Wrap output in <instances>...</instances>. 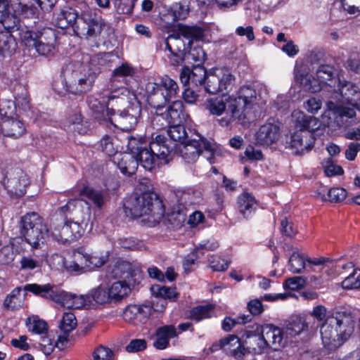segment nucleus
<instances>
[{
  "label": "nucleus",
  "mask_w": 360,
  "mask_h": 360,
  "mask_svg": "<svg viewBox=\"0 0 360 360\" xmlns=\"http://www.w3.org/2000/svg\"><path fill=\"white\" fill-rule=\"evenodd\" d=\"M297 114L295 119V127L297 130L311 131L314 134V131L318 129V127H316L318 119L311 115H307L301 111Z\"/></svg>",
  "instance_id": "79ce46f5"
},
{
  "label": "nucleus",
  "mask_w": 360,
  "mask_h": 360,
  "mask_svg": "<svg viewBox=\"0 0 360 360\" xmlns=\"http://www.w3.org/2000/svg\"><path fill=\"white\" fill-rule=\"evenodd\" d=\"M229 99L231 100V98L230 96H227V94H221V96L209 98L206 101L205 108L210 114L220 116L226 110V104Z\"/></svg>",
  "instance_id": "4c0bfd02"
},
{
  "label": "nucleus",
  "mask_w": 360,
  "mask_h": 360,
  "mask_svg": "<svg viewBox=\"0 0 360 360\" xmlns=\"http://www.w3.org/2000/svg\"><path fill=\"white\" fill-rule=\"evenodd\" d=\"M13 110L10 112V115L7 112L4 113L8 119L3 121L0 126V130L4 136H8L13 139H18L22 136L26 131L24 123L19 120L9 119L11 117Z\"/></svg>",
  "instance_id": "cd10ccee"
},
{
  "label": "nucleus",
  "mask_w": 360,
  "mask_h": 360,
  "mask_svg": "<svg viewBox=\"0 0 360 360\" xmlns=\"http://www.w3.org/2000/svg\"><path fill=\"white\" fill-rule=\"evenodd\" d=\"M324 168V173L327 176H333L342 175L344 174L343 168L338 165L334 164L331 158H328L323 165Z\"/></svg>",
  "instance_id": "338daca9"
},
{
  "label": "nucleus",
  "mask_w": 360,
  "mask_h": 360,
  "mask_svg": "<svg viewBox=\"0 0 360 360\" xmlns=\"http://www.w3.org/2000/svg\"><path fill=\"white\" fill-rule=\"evenodd\" d=\"M20 39L29 50L34 49L38 54L48 56L53 53L57 34L56 30L39 25L22 30Z\"/></svg>",
  "instance_id": "1a4fd4ad"
},
{
  "label": "nucleus",
  "mask_w": 360,
  "mask_h": 360,
  "mask_svg": "<svg viewBox=\"0 0 360 360\" xmlns=\"http://www.w3.org/2000/svg\"><path fill=\"white\" fill-rule=\"evenodd\" d=\"M86 103L96 119L104 123H108L106 118L108 111L107 98L101 95H90L87 96Z\"/></svg>",
  "instance_id": "c85d7f7f"
},
{
  "label": "nucleus",
  "mask_w": 360,
  "mask_h": 360,
  "mask_svg": "<svg viewBox=\"0 0 360 360\" xmlns=\"http://www.w3.org/2000/svg\"><path fill=\"white\" fill-rule=\"evenodd\" d=\"M237 204L240 212L248 218L256 209L257 201L252 195L244 192L238 195Z\"/></svg>",
  "instance_id": "ea45409f"
},
{
  "label": "nucleus",
  "mask_w": 360,
  "mask_h": 360,
  "mask_svg": "<svg viewBox=\"0 0 360 360\" xmlns=\"http://www.w3.org/2000/svg\"><path fill=\"white\" fill-rule=\"evenodd\" d=\"M157 136L165 138L161 145L167 146L169 150L165 158H158V161L162 160L169 162L175 155H180L186 162L190 163L195 162L203 151L213 155L215 150L212 144L198 132H194L193 135H190L189 139L179 144L171 143L165 135L158 134Z\"/></svg>",
  "instance_id": "423d86ee"
},
{
  "label": "nucleus",
  "mask_w": 360,
  "mask_h": 360,
  "mask_svg": "<svg viewBox=\"0 0 360 360\" xmlns=\"http://www.w3.org/2000/svg\"><path fill=\"white\" fill-rule=\"evenodd\" d=\"M141 103L134 95L133 102L129 103L124 110L111 117L108 123L122 131H131L136 126L138 120L141 116Z\"/></svg>",
  "instance_id": "9d476101"
},
{
  "label": "nucleus",
  "mask_w": 360,
  "mask_h": 360,
  "mask_svg": "<svg viewBox=\"0 0 360 360\" xmlns=\"http://www.w3.org/2000/svg\"><path fill=\"white\" fill-rule=\"evenodd\" d=\"M280 135V127L276 124L266 122L256 133V140L262 146H270L275 143Z\"/></svg>",
  "instance_id": "bb28decb"
},
{
  "label": "nucleus",
  "mask_w": 360,
  "mask_h": 360,
  "mask_svg": "<svg viewBox=\"0 0 360 360\" xmlns=\"http://www.w3.org/2000/svg\"><path fill=\"white\" fill-rule=\"evenodd\" d=\"M52 23L58 28L65 30L71 27L76 36L96 38L106 26L101 15L90 9L80 14L73 8L64 6L53 13Z\"/></svg>",
  "instance_id": "f03ea898"
},
{
  "label": "nucleus",
  "mask_w": 360,
  "mask_h": 360,
  "mask_svg": "<svg viewBox=\"0 0 360 360\" xmlns=\"http://www.w3.org/2000/svg\"><path fill=\"white\" fill-rule=\"evenodd\" d=\"M17 42L15 37L8 32L0 31V55H11L15 51Z\"/></svg>",
  "instance_id": "a18cd8bd"
},
{
  "label": "nucleus",
  "mask_w": 360,
  "mask_h": 360,
  "mask_svg": "<svg viewBox=\"0 0 360 360\" xmlns=\"http://www.w3.org/2000/svg\"><path fill=\"white\" fill-rule=\"evenodd\" d=\"M317 194L325 201L340 202L347 195L346 189L341 187H335L328 189L325 186H321L317 190Z\"/></svg>",
  "instance_id": "c9c22d12"
},
{
  "label": "nucleus",
  "mask_w": 360,
  "mask_h": 360,
  "mask_svg": "<svg viewBox=\"0 0 360 360\" xmlns=\"http://www.w3.org/2000/svg\"><path fill=\"white\" fill-rule=\"evenodd\" d=\"M189 4L186 0L173 3L163 15V20L169 25H174L179 20H185L189 14Z\"/></svg>",
  "instance_id": "393cba45"
},
{
  "label": "nucleus",
  "mask_w": 360,
  "mask_h": 360,
  "mask_svg": "<svg viewBox=\"0 0 360 360\" xmlns=\"http://www.w3.org/2000/svg\"><path fill=\"white\" fill-rule=\"evenodd\" d=\"M252 316L250 314H243L238 316L236 319L226 316L221 321V329L224 332H230L237 324H245L250 322Z\"/></svg>",
  "instance_id": "8fccbe9b"
},
{
  "label": "nucleus",
  "mask_w": 360,
  "mask_h": 360,
  "mask_svg": "<svg viewBox=\"0 0 360 360\" xmlns=\"http://www.w3.org/2000/svg\"><path fill=\"white\" fill-rule=\"evenodd\" d=\"M210 267L213 271H225L229 266V262L219 255H211L208 258Z\"/></svg>",
  "instance_id": "052dcab7"
},
{
  "label": "nucleus",
  "mask_w": 360,
  "mask_h": 360,
  "mask_svg": "<svg viewBox=\"0 0 360 360\" xmlns=\"http://www.w3.org/2000/svg\"><path fill=\"white\" fill-rule=\"evenodd\" d=\"M98 72L91 68L83 72V65L70 62L62 68L60 76L65 90L74 95H82L89 91L97 78Z\"/></svg>",
  "instance_id": "0eeeda50"
},
{
  "label": "nucleus",
  "mask_w": 360,
  "mask_h": 360,
  "mask_svg": "<svg viewBox=\"0 0 360 360\" xmlns=\"http://www.w3.org/2000/svg\"><path fill=\"white\" fill-rule=\"evenodd\" d=\"M89 300L91 301V308L97 304H105L112 303L111 298L108 293V288L101 285L91 290L88 293Z\"/></svg>",
  "instance_id": "c03bdc74"
},
{
  "label": "nucleus",
  "mask_w": 360,
  "mask_h": 360,
  "mask_svg": "<svg viewBox=\"0 0 360 360\" xmlns=\"http://www.w3.org/2000/svg\"><path fill=\"white\" fill-rule=\"evenodd\" d=\"M170 103L165 114L167 125L186 122L189 115L185 110L183 102L180 100H174Z\"/></svg>",
  "instance_id": "c756f323"
},
{
  "label": "nucleus",
  "mask_w": 360,
  "mask_h": 360,
  "mask_svg": "<svg viewBox=\"0 0 360 360\" xmlns=\"http://www.w3.org/2000/svg\"><path fill=\"white\" fill-rule=\"evenodd\" d=\"M77 326V319L75 315L71 312H65L63 314L60 321V328L66 334L73 330Z\"/></svg>",
  "instance_id": "13d9d810"
},
{
  "label": "nucleus",
  "mask_w": 360,
  "mask_h": 360,
  "mask_svg": "<svg viewBox=\"0 0 360 360\" xmlns=\"http://www.w3.org/2000/svg\"><path fill=\"white\" fill-rule=\"evenodd\" d=\"M53 234L58 240L71 243L80 238L84 233L82 225L73 221L64 220L53 222Z\"/></svg>",
  "instance_id": "2eb2a0df"
},
{
  "label": "nucleus",
  "mask_w": 360,
  "mask_h": 360,
  "mask_svg": "<svg viewBox=\"0 0 360 360\" xmlns=\"http://www.w3.org/2000/svg\"><path fill=\"white\" fill-rule=\"evenodd\" d=\"M198 251L194 248L191 252L187 254L183 260V268L184 272L188 274L193 271L197 266L198 260L199 257L198 255Z\"/></svg>",
  "instance_id": "bf43d9fd"
},
{
  "label": "nucleus",
  "mask_w": 360,
  "mask_h": 360,
  "mask_svg": "<svg viewBox=\"0 0 360 360\" xmlns=\"http://www.w3.org/2000/svg\"><path fill=\"white\" fill-rule=\"evenodd\" d=\"M215 305L213 304H207L204 305H198L193 307L189 311L191 319L199 322L202 320L210 319L214 312Z\"/></svg>",
  "instance_id": "37998d69"
},
{
  "label": "nucleus",
  "mask_w": 360,
  "mask_h": 360,
  "mask_svg": "<svg viewBox=\"0 0 360 360\" xmlns=\"http://www.w3.org/2000/svg\"><path fill=\"white\" fill-rule=\"evenodd\" d=\"M308 325L301 317L297 316L292 319L286 326L285 335L295 337L300 334L302 331L307 330Z\"/></svg>",
  "instance_id": "09e8293b"
},
{
  "label": "nucleus",
  "mask_w": 360,
  "mask_h": 360,
  "mask_svg": "<svg viewBox=\"0 0 360 360\" xmlns=\"http://www.w3.org/2000/svg\"><path fill=\"white\" fill-rule=\"evenodd\" d=\"M289 271L292 274H300L305 268V260L299 253L293 252L288 261Z\"/></svg>",
  "instance_id": "4d7b16f0"
},
{
  "label": "nucleus",
  "mask_w": 360,
  "mask_h": 360,
  "mask_svg": "<svg viewBox=\"0 0 360 360\" xmlns=\"http://www.w3.org/2000/svg\"><path fill=\"white\" fill-rule=\"evenodd\" d=\"M124 211L132 219L148 216V220L158 224L164 217L165 207L162 199L154 191L132 193L123 201Z\"/></svg>",
  "instance_id": "7ed1b4c3"
},
{
  "label": "nucleus",
  "mask_w": 360,
  "mask_h": 360,
  "mask_svg": "<svg viewBox=\"0 0 360 360\" xmlns=\"http://www.w3.org/2000/svg\"><path fill=\"white\" fill-rule=\"evenodd\" d=\"M4 186L12 196L22 197L30 184L28 175L20 167H12L6 172L3 181Z\"/></svg>",
  "instance_id": "ddd939ff"
},
{
  "label": "nucleus",
  "mask_w": 360,
  "mask_h": 360,
  "mask_svg": "<svg viewBox=\"0 0 360 360\" xmlns=\"http://www.w3.org/2000/svg\"><path fill=\"white\" fill-rule=\"evenodd\" d=\"M145 96L147 103L156 110L161 109L170 103L155 82L146 84Z\"/></svg>",
  "instance_id": "a878e982"
},
{
  "label": "nucleus",
  "mask_w": 360,
  "mask_h": 360,
  "mask_svg": "<svg viewBox=\"0 0 360 360\" xmlns=\"http://www.w3.org/2000/svg\"><path fill=\"white\" fill-rule=\"evenodd\" d=\"M154 310L150 302L141 304H129L123 311L124 320L134 326L145 324Z\"/></svg>",
  "instance_id": "dca6fc26"
},
{
  "label": "nucleus",
  "mask_w": 360,
  "mask_h": 360,
  "mask_svg": "<svg viewBox=\"0 0 360 360\" xmlns=\"http://www.w3.org/2000/svg\"><path fill=\"white\" fill-rule=\"evenodd\" d=\"M224 353L236 360H246L245 347L242 340V332L239 335L229 334L222 338Z\"/></svg>",
  "instance_id": "412c9836"
},
{
  "label": "nucleus",
  "mask_w": 360,
  "mask_h": 360,
  "mask_svg": "<svg viewBox=\"0 0 360 360\" xmlns=\"http://www.w3.org/2000/svg\"><path fill=\"white\" fill-rule=\"evenodd\" d=\"M94 360H112L114 352L103 345L97 347L93 352Z\"/></svg>",
  "instance_id": "69168bd1"
},
{
  "label": "nucleus",
  "mask_w": 360,
  "mask_h": 360,
  "mask_svg": "<svg viewBox=\"0 0 360 360\" xmlns=\"http://www.w3.org/2000/svg\"><path fill=\"white\" fill-rule=\"evenodd\" d=\"M177 336L176 328L172 324L158 327L151 336L153 340V345L157 349H165L169 346L170 340Z\"/></svg>",
  "instance_id": "4be33fe9"
},
{
  "label": "nucleus",
  "mask_w": 360,
  "mask_h": 360,
  "mask_svg": "<svg viewBox=\"0 0 360 360\" xmlns=\"http://www.w3.org/2000/svg\"><path fill=\"white\" fill-rule=\"evenodd\" d=\"M316 75L320 83L329 86L335 85V84H333V80L335 79V70L333 66L327 64H321L319 66Z\"/></svg>",
  "instance_id": "de8ad7c7"
},
{
  "label": "nucleus",
  "mask_w": 360,
  "mask_h": 360,
  "mask_svg": "<svg viewBox=\"0 0 360 360\" xmlns=\"http://www.w3.org/2000/svg\"><path fill=\"white\" fill-rule=\"evenodd\" d=\"M259 328L262 339L266 342V349L269 347L274 350H279L286 344L283 328L272 323L259 324Z\"/></svg>",
  "instance_id": "f3484780"
},
{
  "label": "nucleus",
  "mask_w": 360,
  "mask_h": 360,
  "mask_svg": "<svg viewBox=\"0 0 360 360\" xmlns=\"http://www.w3.org/2000/svg\"><path fill=\"white\" fill-rule=\"evenodd\" d=\"M111 274L114 278L122 279L108 287L112 303H117L127 297L131 292V287L139 285L143 278V273L139 264L122 259L117 260Z\"/></svg>",
  "instance_id": "39448f33"
},
{
  "label": "nucleus",
  "mask_w": 360,
  "mask_h": 360,
  "mask_svg": "<svg viewBox=\"0 0 360 360\" xmlns=\"http://www.w3.org/2000/svg\"><path fill=\"white\" fill-rule=\"evenodd\" d=\"M256 98V91L250 86H243L231 98L229 104V110L232 117L238 118V122L243 121L245 117V109L252 103Z\"/></svg>",
  "instance_id": "4468645a"
},
{
  "label": "nucleus",
  "mask_w": 360,
  "mask_h": 360,
  "mask_svg": "<svg viewBox=\"0 0 360 360\" xmlns=\"http://www.w3.org/2000/svg\"><path fill=\"white\" fill-rule=\"evenodd\" d=\"M27 326L28 330L33 333L43 335L49 331V325L47 322L38 317H34L32 319H27Z\"/></svg>",
  "instance_id": "3c124183"
},
{
  "label": "nucleus",
  "mask_w": 360,
  "mask_h": 360,
  "mask_svg": "<svg viewBox=\"0 0 360 360\" xmlns=\"http://www.w3.org/2000/svg\"><path fill=\"white\" fill-rule=\"evenodd\" d=\"M155 83L169 102L176 100L179 97V87L177 82L172 78L165 75L160 79L159 82Z\"/></svg>",
  "instance_id": "f704fd0d"
},
{
  "label": "nucleus",
  "mask_w": 360,
  "mask_h": 360,
  "mask_svg": "<svg viewBox=\"0 0 360 360\" xmlns=\"http://www.w3.org/2000/svg\"><path fill=\"white\" fill-rule=\"evenodd\" d=\"M328 106L329 109L333 112L334 115H335L337 118H353L356 116L355 110L350 107L344 106L342 105H336L332 101L328 102Z\"/></svg>",
  "instance_id": "603ef678"
},
{
  "label": "nucleus",
  "mask_w": 360,
  "mask_h": 360,
  "mask_svg": "<svg viewBox=\"0 0 360 360\" xmlns=\"http://www.w3.org/2000/svg\"><path fill=\"white\" fill-rule=\"evenodd\" d=\"M59 304L68 309L91 308V301L89 300L88 294L78 296L63 290Z\"/></svg>",
  "instance_id": "7c9ffc66"
},
{
  "label": "nucleus",
  "mask_w": 360,
  "mask_h": 360,
  "mask_svg": "<svg viewBox=\"0 0 360 360\" xmlns=\"http://www.w3.org/2000/svg\"><path fill=\"white\" fill-rule=\"evenodd\" d=\"M181 37L178 30L176 33L169 34L165 39V49L169 53L186 52V44Z\"/></svg>",
  "instance_id": "49530a36"
},
{
  "label": "nucleus",
  "mask_w": 360,
  "mask_h": 360,
  "mask_svg": "<svg viewBox=\"0 0 360 360\" xmlns=\"http://www.w3.org/2000/svg\"><path fill=\"white\" fill-rule=\"evenodd\" d=\"M177 29L182 37L188 41V46H192L193 41H203L206 37L207 26L205 24L187 25L179 23Z\"/></svg>",
  "instance_id": "b1692460"
},
{
  "label": "nucleus",
  "mask_w": 360,
  "mask_h": 360,
  "mask_svg": "<svg viewBox=\"0 0 360 360\" xmlns=\"http://www.w3.org/2000/svg\"><path fill=\"white\" fill-rule=\"evenodd\" d=\"M119 244L121 248L130 250H141L144 245L142 240L134 237L120 238Z\"/></svg>",
  "instance_id": "e2e57ef3"
},
{
  "label": "nucleus",
  "mask_w": 360,
  "mask_h": 360,
  "mask_svg": "<svg viewBox=\"0 0 360 360\" xmlns=\"http://www.w3.org/2000/svg\"><path fill=\"white\" fill-rule=\"evenodd\" d=\"M13 13L22 19H37L40 15L39 8L34 0H11Z\"/></svg>",
  "instance_id": "5701e85b"
},
{
  "label": "nucleus",
  "mask_w": 360,
  "mask_h": 360,
  "mask_svg": "<svg viewBox=\"0 0 360 360\" xmlns=\"http://www.w3.org/2000/svg\"><path fill=\"white\" fill-rule=\"evenodd\" d=\"M342 286L345 289H360V273H357L354 269L342 281Z\"/></svg>",
  "instance_id": "0e129e2a"
},
{
  "label": "nucleus",
  "mask_w": 360,
  "mask_h": 360,
  "mask_svg": "<svg viewBox=\"0 0 360 360\" xmlns=\"http://www.w3.org/2000/svg\"><path fill=\"white\" fill-rule=\"evenodd\" d=\"M234 82L235 77L228 69H217L208 73L203 87L210 94H228Z\"/></svg>",
  "instance_id": "9b49d317"
},
{
  "label": "nucleus",
  "mask_w": 360,
  "mask_h": 360,
  "mask_svg": "<svg viewBox=\"0 0 360 360\" xmlns=\"http://www.w3.org/2000/svg\"><path fill=\"white\" fill-rule=\"evenodd\" d=\"M190 46V49L186 55L187 59L193 60L195 63L194 65H203L207 60V54L202 47L200 46Z\"/></svg>",
  "instance_id": "5fc2aeb1"
},
{
  "label": "nucleus",
  "mask_w": 360,
  "mask_h": 360,
  "mask_svg": "<svg viewBox=\"0 0 360 360\" xmlns=\"http://www.w3.org/2000/svg\"><path fill=\"white\" fill-rule=\"evenodd\" d=\"M354 324V321L349 311L338 310L328 315L320 328L324 347L333 350L344 343L353 333Z\"/></svg>",
  "instance_id": "20e7f679"
},
{
  "label": "nucleus",
  "mask_w": 360,
  "mask_h": 360,
  "mask_svg": "<svg viewBox=\"0 0 360 360\" xmlns=\"http://www.w3.org/2000/svg\"><path fill=\"white\" fill-rule=\"evenodd\" d=\"M24 290L30 292L33 295L45 300L59 304L63 290L51 283L44 285L29 283L24 286Z\"/></svg>",
  "instance_id": "aec40b11"
},
{
  "label": "nucleus",
  "mask_w": 360,
  "mask_h": 360,
  "mask_svg": "<svg viewBox=\"0 0 360 360\" xmlns=\"http://www.w3.org/2000/svg\"><path fill=\"white\" fill-rule=\"evenodd\" d=\"M19 232L34 250L41 249L49 237V229L43 217L37 212H28L20 217Z\"/></svg>",
  "instance_id": "6e6552de"
},
{
  "label": "nucleus",
  "mask_w": 360,
  "mask_h": 360,
  "mask_svg": "<svg viewBox=\"0 0 360 360\" xmlns=\"http://www.w3.org/2000/svg\"><path fill=\"white\" fill-rule=\"evenodd\" d=\"M46 335L41 337L39 345L43 353L45 355H49L54 350V343L56 342L54 336L51 337V335L49 333H47Z\"/></svg>",
  "instance_id": "774afa93"
},
{
  "label": "nucleus",
  "mask_w": 360,
  "mask_h": 360,
  "mask_svg": "<svg viewBox=\"0 0 360 360\" xmlns=\"http://www.w3.org/2000/svg\"><path fill=\"white\" fill-rule=\"evenodd\" d=\"M314 134L311 131L296 130L290 136V148L295 149L296 155L309 153L314 146Z\"/></svg>",
  "instance_id": "a211bd4d"
},
{
  "label": "nucleus",
  "mask_w": 360,
  "mask_h": 360,
  "mask_svg": "<svg viewBox=\"0 0 360 360\" xmlns=\"http://www.w3.org/2000/svg\"><path fill=\"white\" fill-rule=\"evenodd\" d=\"M113 139L111 136L105 134L100 141V147L101 150L110 157V159L115 154L119 152L114 146Z\"/></svg>",
  "instance_id": "680f3d73"
},
{
  "label": "nucleus",
  "mask_w": 360,
  "mask_h": 360,
  "mask_svg": "<svg viewBox=\"0 0 360 360\" xmlns=\"http://www.w3.org/2000/svg\"><path fill=\"white\" fill-rule=\"evenodd\" d=\"M133 102V98L129 100L126 96L122 94V96L110 95L107 98L108 111L106 112L107 121L110 120L111 117L115 116L117 113H120L129 103Z\"/></svg>",
  "instance_id": "473e14b6"
},
{
  "label": "nucleus",
  "mask_w": 360,
  "mask_h": 360,
  "mask_svg": "<svg viewBox=\"0 0 360 360\" xmlns=\"http://www.w3.org/2000/svg\"><path fill=\"white\" fill-rule=\"evenodd\" d=\"M14 98L18 105L23 108H29L30 96L27 89L21 84H18L14 87Z\"/></svg>",
  "instance_id": "864d4df0"
},
{
  "label": "nucleus",
  "mask_w": 360,
  "mask_h": 360,
  "mask_svg": "<svg viewBox=\"0 0 360 360\" xmlns=\"http://www.w3.org/2000/svg\"><path fill=\"white\" fill-rule=\"evenodd\" d=\"M169 129L167 134L170 138V142L174 143H184V140L189 139L190 135L197 132L191 128H186L184 123L167 125Z\"/></svg>",
  "instance_id": "72a5a7b5"
},
{
  "label": "nucleus",
  "mask_w": 360,
  "mask_h": 360,
  "mask_svg": "<svg viewBox=\"0 0 360 360\" xmlns=\"http://www.w3.org/2000/svg\"><path fill=\"white\" fill-rule=\"evenodd\" d=\"M81 197H85L97 208H102L105 203L104 192L101 190H96L89 185H84L78 190Z\"/></svg>",
  "instance_id": "58836bf2"
},
{
  "label": "nucleus",
  "mask_w": 360,
  "mask_h": 360,
  "mask_svg": "<svg viewBox=\"0 0 360 360\" xmlns=\"http://www.w3.org/2000/svg\"><path fill=\"white\" fill-rule=\"evenodd\" d=\"M0 23L4 28L3 32H8L12 34L15 31H19V34L22 30L29 29L27 26H22L20 24V18L15 13L11 14L9 9L7 11V14L4 16Z\"/></svg>",
  "instance_id": "a19ab883"
},
{
  "label": "nucleus",
  "mask_w": 360,
  "mask_h": 360,
  "mask_svg": "<svg viewBox=\"0 0 360 360\" xmlns=\"http://www.w3.org/2000/svg\"><path fill=\"white\" fill-rule=\"evenodd\" d=\"M152 294L156 297L162 299L161 303V310H163L167 305L166 300L172 302H176L179 297V293L175 287L161 286L160 285H153L150 288Z\"/></svg>",
  "instance_id": "e433bc0d"
},
{
  "label": "nucleus",
  "mask_w": 360,
  "mask_h": 360,
  "mask_svg": "<svg viewBox=\"0 0 360 360\" xmlns=\"http://www.w3.org/2000/svg\"><path fill=\"white\" fill-rule=\"evenodd\" d=\"M208 72L204 65H193L191 70L184 66L180 73V80L184 86L191 84L193 86H203Z\"/></svg>",
  "instance_id": "6ab92c4d"
},
{
  "label": "nucleus",
  "mask_w": 360,
  "mask_h": 360,
  "mask_svg": "<svg viewBox=\"0 0 360 360\" xmlns=\"http://www.w3.org/2000/svg\"><path fill=\"white\" fill-rule=\"evenodd\" d=\"M108 253L98 255L97 253H82L78 252L77 260L82 265H84L86 271H94L97 268L103 266L108 260Z\"/></svg>",
  "instance_id": "2f4dec72"
},
{
  "label": "nucleus",
  "mask_w": 360,
  "mask_h": 360,
  "mask_svg": "<svg viewBox=\"0 0 360 360\" xmlns=\"http://www.w3.org/2000/svg\"><path fill=\"white\" fill-rule=\"evenodd\" d=\"M241 332L246 360H255L256 354H261L266 349V342L259 333V324L249 325Z\"/></svg>",
  "instance_id": "f8f14e48"
},
{
  "label": "nucleus",
  "mask_w": 360,
  "mask_h": 360,
  "mask_svg": "<svg viewBox=\"0 0 360 360\" xmlns=\"http://www.w3.org/2000/svg\"><path fill=\"white\" fill-rule=\"evenodd\" d=\"M294 72L295 79L297 83L304 86H307L310 84L311 81L309 78V71L305 65L303 63H296Z\"/></svg>",
  "instance_id": "6e6d98bb"
},
{
  "label": "nucleus",
  "mask_w": 360,
  "mask_h": 360,
  "mask_svg": "<svg viewBox=\"0 0 360 360\" xmlns=\"http://www.w3.org/2000/svg\"><path fill=\"white\" fill-rule=\"evenodd\" d=\"M164 140L161 136H156L153 141L143 136H131L127 142L129 153L119 152L110 161L127 176L135 174L139 165L150 171L158 165V158H165L168 155V148L161 145Z\"/></svg>",
  "instance_id": "f257e3e1"
}]
</instances>
